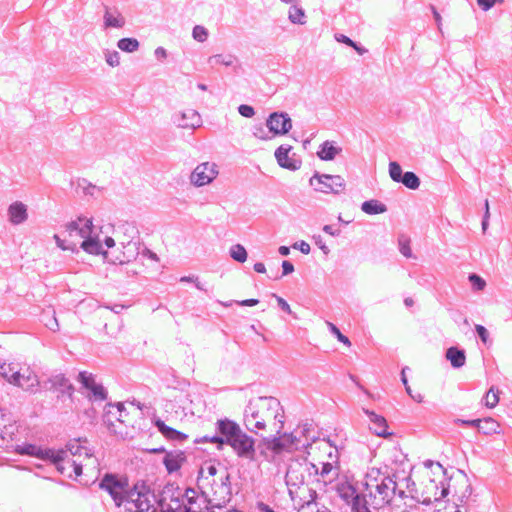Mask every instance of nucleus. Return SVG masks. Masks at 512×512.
I'll return each instance as SVG.
<instances>
[{
  "mask_svg": "<svg viewBox=\"0 0 512 512\" xmlns=\"http://www.w3.org/2000/svg\"><path fill=\"white\" fill-rule=\"evenodd\" d=\"M397 472L387 465L370 468L365 475L364 487L366 500L373 509H381L391 504L397 495L400 499L407 497L397 481Z\"/></svg>",
  "mask_w": 512,
  "mask_h": 512,
  "instance_id": "obj_1",
  "label": "nucleus"
},
{
  "mask_svg": "<svg viewBox=\"0 0 512 512\" xmlns=\"http://www.w3.org/2000/svg\"><path fill=\"white\" fill-rule=\"evenodd\" d=\"M245 428L256 435L266 430L268 425L279 434L284 428V410L280 401L272 396H260L251 399L244 409Z\"/></svg>",
  "mask_w": 512,
  "mask_h": 512,
  "instance_id": "obj_2",
  "label": "nucleus"
},
{
  "mask_svg": "<svg viewBox=\"0 0 512 512\" xmlns=\"http://www.w3.org/2000/svg\"><path fill=\"white\" fill-rule=\"evenodd\" d=\"M126 497L125 509L129 512L157 511V494L151 492L144 483L134 485Z\"/></svg>",
  "mask_w": 512,
  "mask_h": 512,
  "instance_id": "obj_3",
  "label": "nucleus"
},
{
  "mask_svg": "<svg viewBox=\"0 0 512 512\" xmlns=\"http://www.w3.org/2000/svg\"><path fill=\"white\" fill-rule=\"evenodd\" d=\"M185 492L176 483H167L157 493V509L159 512H182Z\"/></svg>",
  "mask_w": 512,
  "mask_h": 512,
  "instance_id": "obj_4",
  "label": "nucleus"
},
{
  "mask_svg": "<svg viewBox=\"0 0 512 512\" xmlns=\"http://www.w3.org/2000/svg\"><path fill=\"white\" fill-rule=\"evenodd\" d=\"M99 488L109 493L115 505L125 506L128 498L126 497L131 488H129L128 479L126 477H118L113 473H106L99 482Z\"/></svg>",
  "mask_w": 512,
  "mask_h": 512,
  "instance_id": "obj_5",
  "label": "nucleus"
},
{
  "mask_svg": "<svg viewBox=\"0 0 512 512\" xmlns=\"http://www.w3.org/2000/svg\"><path fill=\"white\" fill-rule=\"evenodd\" d=\"M123 228L125 229V232L130 234L131 239L128 241H120L122 251L117 255L112 254V257L109 258L112 263L120 265L135 260L140 254L141 249L139 238L134 240L135 235L138 233L136 227L130 224H125L123 225Z\"/></svg>",
  "mask_w": 512,
  "mask_h": 512,
  "instance_id": "obj_6",
  "label": "nucleus"
},
{
  "mask_svg": "<svg viewBox=\"0 0 512 512\" xmlns=\"http://www.w3.org/2000/svg\"><path fill=\"white\" fill-rule=\"evenodd\" d=\"M314 190L322 193L339 194L345 190V180L340 175L320 174L315 172L309 180Z\"/></svg>",
  "mask_w": 512,
  "mask_h": 512,
  "instance_id": "obj_7",
  "label": "nucleus"
},
{
  "mask_svg": "<svg viewBox=\"0 0 512 512\" xmlns=\"http://www.w3.org/2000/svg\"><path fill=\"white\" fill-rule=\"evenodd\" d=\"M213 495L209 499L212 507L222 510L232 497L231 476L228 472L220 477L219 482L212 484Z\"/></svg>",
  "mask_w": 512,
  "mask_h": 512,
  "instance_id": "obj_8",
  "label": "nucleus"
},
{
  "mask_svg": "<svg viewBox=\"0 0 512 512\" xmlns=\"http://www.w3.org/2000/svg\"><path fill=\"white\" fill-rule=\"evenodd\" d=\"M215 425L219 435L212 436L211 440L217 445L218 449L228 445L242 431L238 423L228 418L217 420Z\"/></svg>",
  "mask_w": 512,
  "mask_h": 512,
  "instance_id": "obj_9",
  "label": "nucleus"
},
{
  "mask_svg": "<svg viewBox=\"0 0 512 512\" xmlns=\"http://www.w3.org/2000/svg\"><path fill=\"white\" fill-rule=\"evenodd\" d=\"M256 440L243 430L228 444L241 459L253 462L256 460Z\"/></svg>",
  "mask_w": 512,
  "mask_h": 512,
  "instance_id": "obj_10",
  "label": "nucleus"
},
{
  "mask_svg": "<svg viewBox=\"0 0 512 512\" xmlns=\"http://www.w3.org/2000/svg\"><path fill=\"white\" fill-rule=\"evenodd\" d=\"M78 381L81 383L82 388L88 391L86 397L91 402H102L108 398V392L105 387L97 383L95 376L87 371H81L78 374Z\"/></svg>",
  "mask_w": 512,
  "mask_h": 512,
  "instance_id": "obj_11",
  "label": "nucleus"
},
{
  "mask_svg": "<svg viewBox=\"0 0 512 512\" xmlns=\"http://www.w3.org/2000/svg\"><path fill=\"white\" fill-rule=\"evenodd\" d=\"M41 452L43 459L50 460L61 474H66L68 477H72L71 470L73 466L71 463H75L76 460L72 459L67 454V451H64L63 449H45V451Z\"/></svg>",
  "mask_w": 512,
  "mask_h": 512,
  "instance_id": "obj_12",
  "label": "nucleus"
},
{
  "mask_svg": "<svg viewBox=\"0 0 512 512\" xmlns=\"http://www.w3.org/2000/svg\"><path fill=\"white\" fill-rule=\"evenodd\" d=\"M218 175L217 165L213 162L200 163L190 176L193 185L201 187L211 183Z\"/></svg>",
  "mask_w": 512,
  "mask_h": 512,
  "instance_id": "obj_13",
  "label": "nucleus"
},
{
  "mask_svg": "<svg viewBox=\"0 0 512 512\" xmlns=\"http://www.w3.org/2000/svg\"><path fill=\"white\" fill-rule=\"evenodd\" d=\"M389 175L394 182L402 183L408 189L416 190L420 186L419 177L411 171L403 173L401 166L395 161L389 163Z\"/></svg>",
  "mask_w": 512,
  "mask_h": 512,
  "instance_id": "obj_14",
  "label": "nucleus"
},
{
  "mask_svg": "<svg viewBox=\"0 0 512 512\" xmlns=\"http://www.w3.org/2000/svg\"><path fill=\"white\" fill-rule=\"evenodd\" d=\"M196 492L192 488L185 490V499L182 512H215V507H212L209 503V499L204 496H195Z\"/></svg>",
  "mask_w": 512,
  "mask_h": 512,
  "instance_id": "obj_15",
  "label": "nucleus"
},
{
  "mask_svg": "<svg viewBox=\"0 0 512 512\" xmlns=\"http://www.w3.org/2000/svg\"><path fill=\"white\" fill-rule=\"evenodd\" d=\"M266 126L274 135H285L292 128V120L286 112H273L267 118Z\"/></svg>",
  "mask_w": 512,
  "mask_h": 512,
  "instance_id": "obj_16",
  "label": "nucleus"
},
{
  "mask_svg": "<svg viewBox=\"0 0 512 512\" xmlns=\"http://www.w3.org/2000/svg\"><path fill=\"white\" fill-rule=\"evenodd\" d=\"M92 220L84 217H78L77 220L71 221L66 224L65 232L67 233L69 239L74 241V239H85V237L89 236L92 233Z\"/></svg>",
  "mask_w": 512,
  "mask_h": 512,
  "instance_id": "obj_17",
  "label": "nucleus"
},
{
  "mask_svg": "<svg viewBox=\"0 0 512 512\" xmlns=\"http://www.w3.org/2000/svg\"><path fill=\"white\" fill-rule=\"evenodd\" d=\"M173 122L181 128L196 129L201 126L202 118L194 109L179 112L173 116Z\"/></svg>",
  "mask_w": 512,
  "mask_h": 512,
  "instance_id": "obj_18",
  "label": "nucleus"
},
{
  "mask_svg": "<svg viewBox=\"0 0 512 512\" xmlns=\"http://www.w3.org/2000/svg\"><path fill=\"white\" fill-rule=\"evenodd\" d=\"M292 146L290 145H281L275 151V158L280 167L296 171L301 167V160L298 158L289 157V152L291 151Z\"/></svg>",
  "mask_w": 512,
  "mask_h": 512,
  "instance_id": "obj_19",
  "label": "nucleus"
},
{
  "mask_svg": "<svg viewBox=\"0 0 512 512\" xmlns=\"http://www.w3.org/2000/svg\"><path fill=\"white\" fill-rule=\"evenodd\" d=\"M11 377V384L18 386L25 391H33L39 385L37 375L28 369L24 373H21L20 371L13 372Z\"/></svg>",
  "mask_w": 512,
  "mask_h": 512,
  "instance_id": "obj_20",
  "label": "nucleus"
},
{
  "mask_svg": "<svg viewBox=\"0 0 512 512\" xmlns=\"http://www.w3.org/2000/svg\"><path fill=\"white\" fill-rule=\"evenodd\" d=\"M158 431L168 440L175 443H184L188 440L189 436L181 431H178L165 424L160 418H155L153 421Z\"/></svg>",
  "mask_w": 512,
  "mask_h": 512,
  "instance_id": "obj_21",
  "label": "nucleus"
},
{
  "mask_svg": "<svg viewBox=\"0 0 512 512\" xmlns=\"http://www.w3.org/2000/svg\"><path fill=\"white\" fill-rule=\"evenodd\" d=\"M364 413L368 416L370 421V430L379 437H388L392 435V433H389L387 431L388 424L386 419L376 414L374 411L364 409Z\"/></svg>",
  "mask_w": 512,
  "mask_h": 512,
  "instance_id": "obj_22",
  "label": "nucleus"
},
{
  "mask_svg": "<svg viewBox=\"0 0 512 512\" xmlns=\"http://www.w3.org/2000/svg\"><path fill=\"white\" fill-rule=\"evenodd\" d=\"M261 442L267 450L272 451L274 454L289 451L287 443L290 442L286 441L285 433L282 434V431L279 434L275 432V435L264 437Z\"/></svg>",
  "mask_w": 512,
  "mask_h": 512,
  "instance_id": "obj_23",
  "label": "nucleus"
},
{
  "mask_svg": "<svg viewBox=\"0 0 512 512\" xmlns=\"http://www.w3.org/2000/svg\"><path fill=\"white\" fill-rule=\"evenodd\" d=\"M184 462H186V455L181 450L166 452L163 458V464L169 474L177 472Z\"/></svg>",
  "mask_w": 512,
  "mask_h": 512,
  "instance_id": "obj_24",
  "label": "nucleus"
},
{
  "mask_svg": "<svg viewBox=\"0 0 512 512\" xmlns=\"http://www.w3.org/2000/svg\"><path fill=\"white\" fill-rule=\"evenodd\" d=\"M305 477L303 474V466L300 463L292 464L287 468L285 482L288 487H300L303 485Z\"/></svg>",
  "mask_w": 512,
  "mask_h": 512,
  "instance_id": "obj_25",
  "label": "nucleus"
},
{
  "mask_svg": "<svg viewBox=\"0 0 512 512\" xmlns=\"http://www.w3.org/2000/svg\"><path fill=\"white\" fill-rule=\"evenodd\" d=\"M335 490L338 496L347 503L353 504L354 501H358L362 497V495L357 494L355 487L348 481L337 482Z\"/></svg>",
  "mask_w": 512,
  "mask_h": 512,
  "instance_id": "obj_26",
  "label": "nucleus"
},
{
  "mask_svg": "<svg viewBox=\"0 0 512 512\" xmlns=\"http://www.w3.org/2000/svg\"><path fill=\"white\" fill-rule=\"evenodd\" d=\"M51 388L58 391L61 395H68L72 397L74 387L70 381L63 374H57L49 378Z\"/></svg>",
  "mask_w": 512,
  "mask_h": 512,
  "instance_id": "obj_27",
  "label": "nucleus"
},
{
  "mask_svg": "<svg viewBox=\"0 0 512 512\" xmlns=\"http://www.w3.org/2000/svg\"><path fill=\"white\" fill-rule=\"evenodd\" d=\"M8 216L12 224H22L28 218L26 205L19 201L12 203L8 208Z\"/></svg>",
  "mask_w": 512,
  "mask_h": 512,
  "instance_id": "obj_28",
  "label": "nucleus"
},
{
  "mask_svg": "<svg viewBox=\"0 0 512 512\" xmlns=\"http://www.w3.org/2000/svg\"><path fill=\"white\" fill-rule=\"evenodd\" d=\"M80 248L89 254H103L105 258L109 259V253L103 251V247L100 241L97 238L91 237V234L82 240L80 243Z\"/></svg>",
  "mask_w": 512,
  "mask_h": 512,
  "instance_id": "obj_29",
  "label": "nucleus"
},
{
  "mask_svg": "<svg viewBox=\"0 0 512 512\" xmlns=\"http://www.w3.org/2000/svg\"><path fill=\"white\" fill-rule=\"evenodd\" d=\"M446 359L450 361L451 366L455 369L463 367L466 363V353L464 349L452 346L446 350Z\"/></svg>",
  "mask_w": 512,
  "mask_h": 512,
  "instance_id": "obj_30",
  "label": "nucleus"
},
{
  "mask_svg": "<svg viewBox=\"0 0 512 512\" xmlns=\"http://www.w3.org/2000/svg\"><path fill=\"white\" fill-rule=\"evenodd\" d=\"M341 148L339 147H336L333 145V142L331 141H325L323 142L320 147H319V150L317 152V156L321 159V160H324V161H331L333 160L336 155H338L340 152H341Z\"/></svg>",
  "mask_w": 512,
  "mask_h": 512,
  "instance_id": "obj_31",
  "label": "nucleus"
},
{
  "mask_svg": "<svg viewBox=\"0 0 512 512\" xmlns=\"http://www.w3.org/2000/svg\"><path fill=\"white\" fill-rule=\"evenodd\" d=\"M286 441L292 442L287 443L289 452L292 450H301V449H307L310 447V442L305 441L304 438L301 436V434L298 432V429H296L292 433H285Z\"/></svg>",
  "mask_w": 512,
  "mask_h": 512,
  "instance_id": "obj_32",
  "label": "nucleus"
},
{
  "mask_svg": "<svg viewBox=\"0 0 512 512\" xmlns=\"http://www.w3.org/2000/svg\"><path fill=\"white\" fill-rule=\"evenodd\" d=\"M63 450L67 451V454L70 457L84 455L86 458H90L92 456L91 450L85 446H82L80 443V439H74L69 441L66 444V449Z\"/></svg>",
  "mask_w": 512,
  "mask_h": 512,
  "instance_id": "obj_33",
  "label": "nucleus"
},
{
  "mask_svg": "<svg viewBox=\"0 0 512 512\" xmlns=\"http://www.w3.org/2000/svg\"><path fill=\"white\" fill-rule=\"evenodd\" d=\"M107 407H108V410L105 412V414L103 416L105 423H107L108 425H111L112 421L110 419V415H115L117 413H118V416L116 417L117 421H119L121 423L125 422V420L123 419V413L126 412V409H125V406L123 403H121V402H118L116 404L109 403L107 405Z\"/></svg>",
  "mask_w": 512,
  "mask_h": 512,
  "instance_id": "obj_34",
  "label": "nucleus"
},
{
  "mask_svg": "<svg viewBox=\"0 0 512 512\" xmlns=\"http://www.w3.org/2000/svg\"><path fill=\"white\" fill-rule=\"evenodd\" d=\"M361 209L368 215L381 214L387 211V206L376 199L364 201L361 205Z\"/></svg>",
  "mask_w": 512,
  "mask_h": 512,
  "instance_id": "obj_35",
  "label": "nucleus"
},
{
  "mask_svg": "<svg viewBox=\"0 0 512 512\" xmlns=\"http://www.w3.org/2000/svg\"><path fill=\"white\" fill-rule=\"evenodd\" d=\"M478 431L484 435L499 434L500 424L491 417L480 419Z\"/></svg>",
  "mask_w": 512,
  "mask_h": 512,
  "instance_id": "obj_36",
  "label": "nucleus"
},
{
  "mask_svg": "<svg viewBox=\"0 0 512 512\" xmlns=\"http://www.w3.org/2000/svg\"><path fill=\"white\" fill-rule=\"evenodd\" d=\"M116 16L110 12L108 6H105L104 13V24L106 27L113 28H122L125 25V19L121 16V14L116 10Z\"/></svg>",
  "mask_w": 512,
  "mask_h": 512,
  "instance_id": "obj_37",
  "label": "nucleus"
},
{
  "mask_svg": "<svg viewBox=\"0 0 512 512\" xmlns=\"http://www.w3.org/2000/svg\"><path fill=\"white\" fill-rule=\"evenodd\" d=\"M318 475L321 477L324 484L333 482L338 477V469L335 468L331 463H322L321 469H319Z\"/></svg>",
  "mask_w": 512,
  "mask_h": 512,
  "instance_id": "obj_38",
  "label": "nucleus"
},
{
  "mask_svg": "<svg viewBox=\"0 0 512 512\" xmlns=\"http://www.w3.org/2000/svg\"><path fill=\"white\" fill-rule=\"evenodd\" d=\"M305 11L297 5H292L289 8L288 19L293 24H305Z\"/></svg>",
  "mask_w": 512,
  "mask_h": 512,
  "instance_id": "obj_39",
  "label": "nucleus"
},
{
  "mask_svg": "<svg viewBox=\"0 0 512 512\" xmlns=\"http://www.w3.org/2000/svg\"><path fill=\"white\" fill-rule=\"evenodd\" d=\"M236 61V57L231 54H216L210 56L208 59V63L211 65L220 64L224 66H232Z\"/></svg>",
  "mask_w": 512,
  "mask_h": 512,
  "instance_id": "obj_40",
  "label": "nucleus"
},
{
  "mask_svg": "<svg viewBox=\"0 0 512 512\" xmlns=\"http://www.w3.org/2000/svg\"><path fill=\"white\" fill-rule=\"evenodd\" d=\"M117 46L123 52L132 53L138 50L139 41L136 38H122L118 41Z\"/></svg>",
  "mask_w": 512,
  "mask_h": 512,
  "instance_id": "obj_41",
  "label": "nucleus"
},
{
  "mask_svg": "<svg viewBox=\"0 0 512 512\" xmlns=\"http://www.w3.org/2000/svg\"><path fill=\"white\" fill-rule=\"evenodd\" d=\"M230 256L235 261L244 263L247 259V251L241 244H235L230 248Z\"/></svg>",
  "mask_w": 512,
  "mask_h": 512,
  "instance_id": "obj_42",
  "label": "nucleus"
},
{
  "mask_svg": "<svg viewBox=\"0 0 512 512\" xmlns=\"http://www.w3.org/2000/svg\"><path fill=\"white\" fill-rule=\"evenodd\" d=\"M298 432L301 434L305 441L310 442V446L318 439V437L312 433V424H303L298 428Z\"/></svg>",
  "mask_w": 512,
  "mask_h": 512,
  "instance_id": "obj_43",
  "label": "nucleus"
},
{
  "mask_svg": "<svg viewBox=\"0 0 512 512\" xmlns=\"http://www.w3.org/2000/svg\"><path fill=\"white\" fill-rule=\"evenodd\" d=\"M56 244L62 250H70L72 252L77 251L78 242L71 241L70 239H62L59 235H54Z\"/></svg>",
  "mask_w": 512,
  "mask_h": 512,
  "instance_id": "obj_44",
  "label": "nucleus"
},
{
  "mask_svg": "<svg viewBox=\"0 0 512 512\" xmlns=\"http://www.w3.org/2000/svg\"><path fill=\"white\" fill-rule=\"evenodd\" d=\"M56 244L62 250H70L72 252L77 251L78 242L71 241L70 239H62L59 235H54Z\"/></svg>",
  "mask_w": 512,
  "mask_h": 512,
  "instance_id": "obj_45",
  "label": "nucleus"
},
{
  "mask_svg": "<svg viewBox=\"0 0 512 512\" xmlns=\"http://www.w3.org/2000/svg\"><path fill=\"white\" fill-rule=\"evenodd\" d=\"M485 406L488 408H494L499 402V391L495 390L494 387H491L489 391L486 393L485 397Z\"/></svg>",
  "mask_w": 512,
  "mask_h": 512,
  "instance_id": "obj_46",
  "label": "nucleus"
},
{
  "mask_svg": "<svg viewBox=\"0 0 512 512\" xmlns=\"http://www.w3.org/2000/svg\"><path fill=\"white\" fill-rule=\"evenodd\" d=\"M406 369H408V367L403 368V369H402V371H401V381H402L403 385L405 386V390H406L407 394H408V395H409V396H410L414 401H416V402H418V403H421V402L423 401V395H422V394H420V393H417V395H413L412 390H411V388H410V386H409V384H408L407 377H406V375H405V371H406Z\"/></svg>",
  "mask_w": 512,
  "mask_h": 512,
  "instance_id": "obj_47",
  "label": "nucleus"
},
{
  "mask_svg": "<svg viewBox=\"0 0 512 512\" xmlns=\"http://www.w3.org/2000/svg\"><path fill=\"white\" fill-rule=\"evenodd\" d=\"M368 500V497H366L365 494L362 495L358 501H354L352 504V509L354 512H371L368 508L369 503L366 501Z\"/></svg>",
  "mask_w": 512,
  "mask_h": 512,
  "instance_id": "obj_48",
  "label": "nucleus"
},
{
  "mask_svg": "<svg viewBox=\"0 0 512 512\" xmlns=\"http://www.w3.org/2000/svg\"><path fill=\"white\" fill-rule=\"evenodd\" d=\"M469 281L472 284V287L475 291H481L486 286V282L484 281V279L474 273L469 275Z\"/></svg>",
  "mask_w": 512,
  "mask_h": 512,
  "instance_id": "obj_49",
  "label": "nucleus"
},
{
  "mask_svg": "<svg viewBox=\"0 0 512 512\" xmlns=\"http://www.w3.org/2000/svg\"><path fill=\"white\" fill-rule=\"evenodd\" d=\"M327 325L329 327V330L331 333H333L337 339L342 342L343 344L347 346H351V342L349 338L341 333V331L331 322H327Z\"/></svg>",
  "mask_w": 512,
  "mask_h": 512,
  "instance_id": "obj_50",
  "label": "nucleus"
},
{
  "mask_svg": "<svg viewBox=\"0 0 512 512\" xmlns=\"http://www.w3.org/2000/svg\"><path fill=\"white\" fill-rule=\"evenodd\" d=\"M193 38L198 42H204L208 37V31L203 26H195L192 32Z\"/></svg>",
  "mask_w": 512,
  "mask_h": 512,
  "instance_id": "obj_51",
  "label": "nucleus"
},
{
  "mask_svg": "<svg viewBox=\"0 0 512 512\" xmlns=\"http://www.w3.org/2000/svg\"><path fill=\"white\" fill-rule=\"evenodd\" d=\"M105 60L109 66L116 67L120 64V55L117 51H108L105 54Z\"/></svg>",
  "mask_w": 512,
  "mask_h": 512,
  "instance_id": "obj_52",
  "label": "nucleus"
},
{
  "mask_svg": "<svg viewBox=\"0 0 512 512\" xmlns=\"http://www.w3.org/2000/svg\"><path fill=\"white\" fill-rule=\"evenodd\" d=\"M430 482L433 485V488L436 490L434 495V501H439L448 495V487L445 486L444 482H441V491L439 493L438 485L433 480H430Z\"/></svg>",
  "mask_w": 512,
  "mask_h": 512,
  "instance_id": "obj_53",
  "label": "nucleus"
},
{
  "mask_svg": "<svg viewBox=\"0 0 512 512\" xmlns=\"http://www.w3.org/2000/svg\"><path fill=\"white\" fill-rule=\"evenodd\" d=\"M399 250H400L401 254L403 256H405L406 258L412 257V251L410 248L409 241L407 239H404V238L399 239Z\"/></svg>",
  "mask_w": 512,
  "mask_h": 512,
  "instance_id": "obj_54",
  "label": "nucleus"
},
{
  "mask_svg": "<svg viewBox=\"0 0 512 512\" xmlns=\"http://www.w3.org/2000/svg\"><path fill=\"white\" fill-rule=\"evenodd\" d=\"M16 372L12 364H3L0 366V375L4 377L9 383H11V374Z\"/></svg>",
  "mask_w": 512,
  "mask_h": 512,
  "instance_id": "obj_55",
  "label": "nucleus"
},
{
  "mask_svg": "<svg viewBox=\"0 0 512 512\" xmlns=\"http://www.w3.org/2000/svg\"><path fill=\"white\" fill-rule=\"evenodd\" d=\"M0 427L3 428V431H12L14 433V427L11 424V420L3 413L2 409L0 413Z\"/></svg>",
  "mask_w": 512,
  "mask_h": 512,
  "instance_id": "obj_56",
  "label": "nucleus"
},
{
  "mask_svg": "<svg viewBox=\"0 0 512 512\" xmlns=\"http://www.w3.org/2000/svg\"><path fill=\"white\" fill-rule=\"evenodd\" d=\"M238 112L241 116L246 117V118H251L255 115L254 108L252 106L246 105V104H241L238 107Z\"/></svg>",
  "mask_w": 512,
  "mask_h": 512,
  "instance_id": "obj_57",
  "label": "nucleus"
},
{
  "mask_svg": "<svg viewBox=\"0 0 512 512\" xmlns=\"http://www.w3.org/2000/svg\"><path fill=\"white\" fill-rule=\"evenodd\" d=\"M475 331L483 343H487L489 338L488 330L480 324L475 325Z\"/></svg>",
  "mask_w": 512,
  "mask_h": 512,
  "instance_id": "obj_58",
  "label": "nucleus"
},
{
  "mask_svg": "<svg viewBox=\"0 0 512 512\" xmlns=\"http://www.w3.org/2000/svg\"><path fill=\"white\" fill-rule=\"evenodd\" d=\"M253 135L260 140L271 139V137L268 135L267 131L261 125L254 127Z\"/></svg>",
  "mask_w": 512,
  "mask_h": 512,
  "instance_id": "obj_59",
  "label": "nucleus"
},
{
  "mask_svg": "<svg viewBox=\"0 0 512 512\" xmlns=\"http://www.w3.org/2000/svg\"><path fill=\"white\" fill-rule=\"evenodd\" d=\"M273 297L276 298L277 300V303H278V306L285 312L289 313V314H292V311H291V308H290V305L287 303V301L285 299H283L282 297L276 295V294H273Z\"/></svg>",
  "mask_w": 512,
  "mask_h": 512,
  "instance_id": "obj_60",
  "label": "nucleus"
},
{
  "mask_svg": "<svg viewBox=\"0 0 512 512\" xmlns=\"http://www.w3.org/2000/svg\"><path fill=\"white\" fill-rule=\"evenodd\" d=\"M292 247L294 249L300 250L303 254H309L310 253V245L307 242L303 241V240L294 243Z\"/></svg>",
  "mask_w": 512,
  "mask_h": 512,
  "instance_id": "obj_61",
  "label": "nucleus"
},
{
  "mask_svg": "<svg viewBox=\"0 0 512 512\" xmlns=\"http://www.w3.org/2000/svg\"><path fill=\"white\" fill-rule=\"evenodd\" d=\"M43 451L42 449L40 448H37L36 446L34 445H28L26 448H25V453L28 454V455H35L41 459H43L42 457V452Z\"/></svg>",
  "mask_w": 512,
  "mask_h": 512,
  "instance_id": "obj_62",
  "label": "nucleus"
},
{
  "mask_svg": "<svg viewBox=\"0 0 512 512\" xmlns=\"http://www.w3.org/2000/svg\"><path fill=\"white\" fill-rule=\"evenodd\" d=\"M293 271H294V265L290 261L284 260L282 262V276L291 274Z\"/></svg>",
  "mask_w": 512,
  "mask_h": 512,
  "instance_id": "obj_63",
  "label": "nucleus"
},
{
  "mask_svg": "<svg viewBox=\"0 0 512 512\" xmlns=\"http://www.w3.org/2000/svg\"><path fill=\"white\" fill-rule=\"evenodd\" d=\"M335 39L338 42H341V43H344V44L348 45L349 47L355 45V42L352 39H350L348 36L344 35V34H336L335 35Z\"/></svg>",
  "mask_w": 512,
  "mask_h": 512,
  "instance_id": "obj_64",
  "label": "nucleus"
}]
</instances>
